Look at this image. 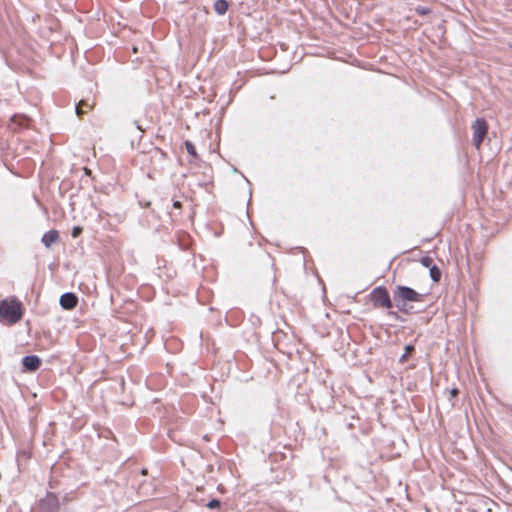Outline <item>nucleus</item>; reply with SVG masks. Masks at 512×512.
Masks as SVG:
<instances>
[{"label":"nucleus","mask_w":512,"mask_h":512,"mask_svg":"<svg viewBox=\"0 0 512 512\" xmlns=\"http://www.w3.org/2000/svg\"><path fill=\"white\" fill-rule=\"evenodd\" d=\"M23 316L22 305L20 301L7 300L0 301V319L7 320L11 324H15L21 320Z\"/></svg>","instance_id":"nucleus-1"},{"label":"nucleus","mask_w":512,"mask_h":512,"mask_svg":"<svg viewBox=\"0 0 512 512\" xmlns=\"http://www.w3.org/2000/svg\"><path fill=\"white\" fill-rule=\"evenodd\" d=\"M370 299L375 307L390 309L393 306V301L388 290L383 286L374 288L370 293Z\"/></svg>","instance_id":"nucleus-2"},{"label":"nucleus","mask_w":512,"mask_h":512,"mask_svg":"<svg viewBox=\"0 0 512 512\" xmlns=\"http://www.w3.org/2000/svg\"><path fill=\"white\" fill-rule=\"evenodd\" d=\"M473 136L472 142L476 149H480L485 137L488 133V123L484 118H477L472 126Z\"/></svg>","instance_id":"nucleus-3"},{"label":"nucleus","mask_w":512,"mask_h":512,"mask_svg":"<svg viewBox=\"0 0 512 512\" xmlns=\"http://www.w3.org/2000/svg\"><path fill=\"white\" fill-rule=\"evenodd\" d=\"M393 297L405 301V302H421L424 299V295L418 293L416 290L409 286L399 285L393 292Z\"/></svg>","instance_id":"nucleus-4"},{"label":"nucleus","mask_w":512,"mask_h":512,"mask_svg":"<svg viewBox=\"0 0 512 512\" xmlns=\"http://www.w3.org/2000/svg\"><path fill=\"white\" fill-rule=\"evenodd\" d=\"M40 512H60L59 498L55 493L48 492L45 498L39 501Z\"/></svg>","instance_id":"nucleus-5"},{"label":"nucleus","mask_w":512,"mask_h":512,"mask_svg":"<svg viewBox=\"0 0 512 512\" xmlns=\"http://www.w3.org/2000/svg\"><path fill=\"white\" fill-rule=\"evenodd\" d=\"M22 370L24 372H35L42 364V360L37 355H26L21 360Z\"/></svg>","instance_id":"nucleus-6"},{"label":"nucleus","mask_w":512,"mask_h":512,"mask_svg":"<svg viewBox=\"0 0 512 512\" xmlns=\"http://www.w3.org/2000/svg\"><path fill=\"white\" fill-rule=\"evenodd\" d=\"M59 304L65 310H72L78 304V297L73 292L63 293L60 296Z\"/></svg>","instance_id":"nucleus-7"},{"label":"nucleus","mask_w":512,"mask_h":512,"mask_svg":"<svg viewBox=\"0 0 512 512\" xmlns=\"http://www.w3.org/2000/svg\"><path fill=\"white\" fill-rule=\"evenodd\" d=\"M59 240V232L57 230H49L45 232L41 238V242L46 248H49L52 244Z\"/></svg>","instance_id":"nucleus-8"},{"label":"nucleus","mask_w":512,"mask_h":512,"mask_svg":"<svg viewBox=\"0 0 512 512\" xmlns=\"http://www.w3.org/2000/svg\"><path fill=\"white\" fill-rule=\"evenodd\" d=\"M393 301H394V304L397 307L398 311L405 313V314L412 313L413 306L410 305L409 302L399 300V299H397V297H393Z\"/></svg>","instance_id":"nucleus-9"},{"label":"nucleus","mask_w":512,"mask_h":512,"mask_svg":"<svg viewBox=\"0 0 512 512\" xmlns=\"http://www.w3.org/2000/svg\"><path fill=\"white\" fill-rule=\"evenodd\" d=\"M213 9L218 15H224L229 9V2L227 0H216Z\"/></svg>","instance_id":"nucleus-10"},{"label":"nucleus","mask_w":512,"mask_h":512,"mask_svg":"<svg viewBox=\"0 0 512 512\" xmlns=\"http://www.w3.org/2000/svg\"><path fill=\"white\" fill-rule=\"evenodd\" d=\"M11 121L19 128H27L29 126L30 119L25 115H13Z\"/></svg>","instance_id":"nucleus-11"},{"label":"nucleus","mask_w":512,"mask_h":512,"mask_svg":"<svg viewBox=\"0 0 512 512\" xmlns=\"http://www.w3.org/2000/svg\"><path fill=\"white\" fill-rule=\"evenodd\" d=\"M429 273H430V278L432 279L433 282L440 281L442 272L438 266H436V265L431 266L429 269Z\"/></svg>","instance_id":"nucleus-12"},{"label":"nucleus","mask_w":512,"mask_h":512,"mask_svg":"<svg viewBox=\"0 0 512 512\" xmlns=\"http://www.w3.org/2000/svg\"><path fill=\"white\" fill-rule=\"evenodd\" d=\"M415 351V346L412 345V344H407L405 347H404V353L400 356L399 358V362L400 363H404L408 360V356L409 354H411L412 352Z\"/></svg>","instance_id":"nucleus-13"},{"label":"nucleus","mask_w":512,"mask_h":512,"mask_svg":"<svg viewBox=\"0 0 512 512\" xmlns=\"http://www.w3.org/2000/svg\"><path fill=\"white\" fill-rule=\"evenodd\" d=\"M83 107L90 109L92 107V105L89 103L88 100H83V99L80 100L75 107V112L78 116H81L84 113Z\"/></svg>","instance_id":"nucleus-14"},{"label":"nucleus","mask_w":512,"mask_h":512,"mask_svg":"<svg viewBox=\"0 0 512 512\" xmlns=\"http://www.w3.org/2000/svg\"><path fill=\"white\" fill-rule=\"evenodd\" d=\"M184 144H185V148H186L187 153L191 157L196 159L198 157V154L196 152V148H195L194 144L191 141H189V140H186Z\"/></svg>","instance_id":"nucleus-15"},{"label":"nucleus","mask_w":512,"mask_h":512,"mask_svg":"<svg viewBox=\"0 0 512 512\" xmlns=\"http://www.w3.org/2000/svg\"><path fill=\"white\" fill-rule=\"evenodd\" d=\"M206 507L211 510L218 509L221 507V501L217 498H213L206 504Z\"/></svg>","instance_id":"nucleus-16"},{"label":"nucleus","mask_w":512,"mask_h":512,"mask_svg":"<svg viewBox=\"0 0 512 512\" xmlns=\"http://www.w3.org/2000/svg\"><path fill=\"white\" fill-rule=\"evenodd\" d=\"M415 12H416V14H418L420 16H425L431 12V9L429 7H425V6H417V7H415Z\"/></svg>","instance_id":"nucleus-17"},{"label":"nucleus","mask_w":512,"mask_h":512,"mask_svg":"<svg viewBox=\"0 0 512 512\" xmlns=\"http://www.w3.org/2000/svg\"><path fill=\"white\" fill-rule=\"evenodd\" d=\"M421 264L426 267V268H429L431 266H433V259L430 257V256H423L420 260Z\"/></svg>","instance_id":"nucleus-18"},{"label":"nucleus","mask_w":512,"mask_h":512,"mask_svg":"<svg viewBox=\"0 0 512 512\" xmlns=\"http://www.w3.org/2000/svg\"><path fill=\"white\" fill-rule=\"evenodd\" d=\"M81 233H82V228L80 226H75V227H73V229L71 231V236L73 238H77L78 236H80Z\"/></svg>","instance_id":"nucleus-19"},{"label":"nucleus","mask_w":512,"mask_h":512,"mask_svg":"<svg viewBox=\"0 0 512 512\" xmlns=\"http://www.w3.org/2000/svg\"><path fill=\"white\" fill-rule=\"evenodd\" d=\"M388 315L390 317L394 318L395 320H401L402 321V318L399 316L398 312H396V311H389Z\"/></svg>","instance_id":"nucleus-20"},{"label":"nucleus","mask_w":512,"mask_h":512,"mask_svg":"<svg viewBox=\"0 0 512 512\" xmlns=\"http://www.w3.org/2000/svg\"><path fill=\"white\" fill-rule=\"evenodd\" d=\"M182 207V203L180 201L173 202V208L180 209Z\"/></svg>","instance_id":"nucleus-21"},{"label":"nucleus","mask_w":512,"mask_h":512,"mask_svg":"<svg viewBox=\"0 0 512 512\" xmlns=\"http://www.w3.org/2000/svg\"><path fill=\"white\" fill-rule=\"evenodd\" d=\"M451 395L454 397L458 394V389L454 388L450 391Z\"/></svg>","instance_id":"nucleus-22"},{"label":"nucleus","mask_w":512,"mask_h":512,"mask_svg":"<svg viewBox=\"0 0 512 512\" xmlns=\"http://www.w3.org/2000/svg\"><path fill=\"white\" fill-rule=\"evenodd\" d=\"M510 46L512 47V44Z\"/></svg>","instance_id":"nucleus-23"}]
</instances>
